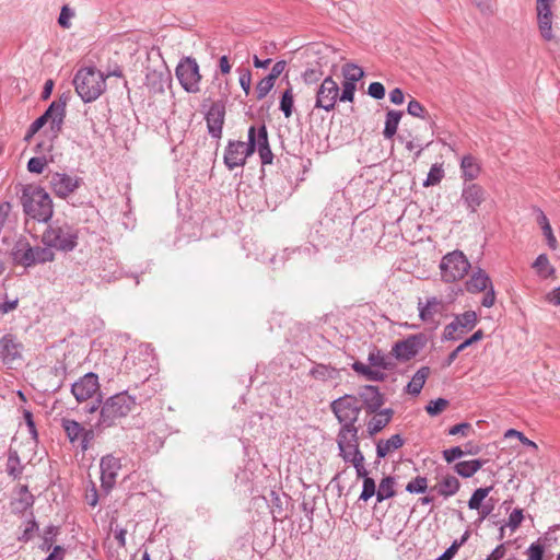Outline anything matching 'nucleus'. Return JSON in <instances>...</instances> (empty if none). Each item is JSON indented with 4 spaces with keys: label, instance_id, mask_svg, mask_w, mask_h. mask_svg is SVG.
<instances>
[{
    "label": "nucleus",
    "instance_id": "obj_1",
    "mask_svg": "<svg viewBox=\"0 0 560 560\" xmlns=\"http://www.w3.org/2000/svg\"><path fill=\"white\" fill-rule=\"evenodd\" d=\"M21 203L24 213L38 222H48L52 218V200L40 186L25 185L22 189Z\"/></svg>",
    "mask_w": 560,
    "mask_h": 560
},
{
    "label": "nucleus",
    "instance_id": "obj_2",
    "mask_svg": "<svg viewBox=\"0 0 560 560\" xmlns=\"http://www.w3.org/2000/svg\"><path fill=\"white\" fill-rule=\"evenodd\" d=\"M79 230L61 220L50 222L42 234V243L59 252L69 253L78 246Z\"/></svg>",
    "mask_w": 560,
    "mask_h": 560
},
{
    "label": "nucleus",
    "instance_id": "obj_3",
    "mask_svg": "<svg viewBox=\"0 0 560 560\" xmlns=\"http://www.w3.org/2000/svg\"><path fill=\"white\" fill-rule=\"evenodd\" d=\"M136 406L135 397L121 392L108 397L102 405L100 404V419L96 428L106 429L117 424L126 418Z\"/></svg>",
    "mask_w": 560,
    "mask_h": 560
},
{
    "label": "nucleus",
    "instance_id": "obj_4",
    "mask_svg": "<svg viewBox=\"0 0 560 560\" xmlns=\"http://www.w3.org/2000/svg\"><path fill=\"white\" fill-rule=\"evenodd\" d=\"M73 85L81 100L84 103H90L105 92V75L94 67L82 68L75 73Z\"/></svg>",
    "mask_w": 560,
    "mask_h": 560
},
{
    "label": "nucleus",
    "instance_id": "obj_5",
    "mask_svg": "<svg viewBox=\"0 0 560 560\" xmlns=\"http://www.w3.org/2000/svg\"><path fill=\"white\" fill-rule=\"evenodd\" d=\"M470 268V262L460 250L444 255L440 262L442 280L447 283L463 279Z\"/></svg>",
    "mask_w": 560,
    "mask_h": 560
},
{
    "label": "nucleus",
    "instance_id": "obj_6",
    "mask_svg": "<svg viewBox=\"0 0 560 560\" xmlns=\"http://www.w3.org/2000/svg\"><path fill=\"white\" fill-rule=\"evenodd\" d=\"M330 408L338 421L342 423L340 430H358L354 423L362 408L358 405V398L355 396L345 395L339 397L330 404Z\"/></svg>",
    "mask_w": 560,
    "mask_h": 560
},
{
    "label": "nucleus",
    "instance_id": "obj_7",
    "mask_svg": "<svg viewBox=\"0 0 560 560\" xmlns=\"http://www.w3.org/2000/svg\"><path fill=\"white\" fill-rule=\"evenodd\" d=\"M67 98L62 96L58 101H54L42 116L35 119L31 125L33 129L39 131L46 124L49 122V131L51 138H57L62 129L66 117Z\"/></svg>",
    "mask_w": 560,
    "mask_h": 560
},
{
    "label": "nucleus",
    "instance_id": "obj_8",
    "mask_svg": "<svg viewBox=\"0 0 560 560\" xmlns=\"http://www.w3.org/2000/svg\"><path fill=\"white\" fill-rule=\"evenodd\" d=\"M71 393L78 402L86 401L97 395L96 405L93 404L86 411L95 412L102 402L97 374L89 372L71 385Z\"/></svg>",
    "mask_w": 560,
    "mask_h": 560
},
{
    "label": "nucleus",
    "instance_id": "obj_9",
    "mask_svg": "<svg viewBox=\"0 0 560 560\" xmlns=\"http://www.w3.org/2000/svg\"><path fill=\"white\" fill-rule=\"evenodd\" d=\"M465 289L467 292L476 294L486 292L481 300V305L485 307H491L495 303V291L492 284V280L489 275L480 267L472 269L471 275L465 282Z\"/></svg>",
    "mask_w": 560,
    "mask_h": 560
},
{
    "label": "nucleus",
    "instance_id": "obj_10",
    "mask_svg": "<svg viewBox=\"0 0 560 560\" xmlns=\"http://www.w3.org/2000/svg\"><path fill=\"white\" fill-rule=\"evenodd\" d=\"M175 75L180 86L188 93H198L200 91L201 74L199 66L195 58L184 57L179 60Z\"/></svg>",
    "mask_w": 560,
    "mask_h": 560
},
{
    "label": "nucleus",
    "instance_id": "obj_11",
    "mask_svg": "<svg viewBox=\"0 0 560 560\" xmlns=\"http://www.w3.org/2000/svg\"><path fill=\"white\" fill-rule=\"evenodd\" d=\"M428 342V337L423 332L410 335L407 338L395 342L392 348V354L401 362L415 358Z\"/></svg>",
    "mask_w": 560,
    "mask_h": 560
},
{
    "label": "nucleus",
    "instance_id": "obj_12",
    "mask_svg": "<svg viewBox=\"0 0 560 560\" xmlns=\"http://www.w3.org/2000/svg\"><path fill=\"white\" fill-rule=\"evenodd\" d=\"M337 444L340 451V456L345 462L353 464L355 463L357 456L364 459V456L359 448L358 430H339Z\"/></svg>",
    "mask_w": 560,
    "mask_h": 560
},
{
    "label": "nucleus",
    "instance_id": "obj_13",
    "mask_svg": "<svg viewBox=\"0 0 560 560\" xmlns=\"http://www.w3.org/2000/svg\"><path fill=\"white\" fill-rule=\"evenodd\" d=\"M83 179L79 176H71L66 173L56 172L51 174L49 179L50 189L52 192L61 198L66 199L73 194L81 185Z\"/></svg>",
    "mask_w": 560,
    "mask_h": 560
},
{
    "label": "nucleus",
    "instance_id": "obj_14",
    "mask_svg": "<svg viewBox=\"0 0 560 560\" xmlns=\"http://www.w3.org/2000/svg\"><path fill=\"white\" fill-rule=\"evenodd\" d=\"M61 427L72 445L78 444L82 452L89 448L90 441L94 436L92 430H86L78 421L67 418L61 419Z\"/></svg>",
    "mask_w": 560,
    "mask_h": 560
},
{
    "label": "nucleus",
    "instance_id": "obj_15",
    "mask_svg": "<svg viewBox=\"0 0 560 560\" xmlns=\"http://www.w3.org/2000/svg\"><path fill=\"white\" fill-rule=\"evenodd\" d=\"M228 93L222 95V100L213 102L206 114L208 132L212 138L220 139L225 119V101Z\"/></svg>",
    "mask_w": 560,
    "mask_h": 560
},
{
    "label": "nucleus",
    "instance_id": "obj_16",
    "mask_svg": "<svg viewBox=\"0 0 560 560\" xmlns=\"http://www.w3.org/2000/svg\"><path fill=\"white\" fill-rule=\"evenodd\" d=\"M339 97V86L331 77H326L316 93L315 107L330 112Z\"/></svg>",
    "mask_w": 560,
    "mask_h": 560
},
{
    "label": "nucleus",
    "instance_id": "obj_17",
    "mask_svg": "<svg viewBox=\"0 0 560 560\" xmlns=\"http://www.w3.org/2000/svg\"><path fill=\"white\" fill-rule=\"evenodd\" d=\"M120 468L121 464L119 458L113 455H106L101 458V481L102 487L106 491H109L114 487Z\"/></svg>",
    "mask_w": 560,
    "mask_h": 560
},
{
    "label": "nucleus",
    "instance_id": "obj_18",
    "mask_svg": "<svg viewBox=\"0 0 560 560\" xmlns=\"http://www.w3.org/2000/svg\"><path fill=\"white\" fill-rule=\"evenodd\" d=\"M247 143L243 141H230L224 153V164L232 171L237 166H243L246 158L252 155L247 153Z\"/></svg>",
    "mask_w": 560,
    "mask_h": 560
},
{
    "label": "nucleus",
    "instance_id": "obj_19",
    "mask_svg": "<svg viewBox=\"0 0 560 560\" xmlns=\"http://www.w3.org/2000/svg\"><path fill=\"white\" fill-rule=\"evenodd\" d=\"M555 0H537L536 10H537V19H538V26L541 36L546 40H551L552 35V12H551V4Z\"/></svg>",
    "mask_w": 560,
    "mask_h": 560
},
{
    "label": "nucleus",
    "instance_id": "obj_20",
    "mask_svg": "<svg viewBox=\"0 0 560 560\" xmlns=\"http://www.w3.org/2000/svg\"><path fill=\"white\" fill-rule=\"evenodd\" d=\"M22 345L12 335H5L0 339V359L3 364L12 365L22 357Z\"/></svg>",
    "mask_w": 560,
    "mask_h": 560
},
{
    "label": "nucleus",
    "instance_id": "obj_21",
    "mask_svg": "<svg viewBox=\"0 0 560 560\" xmlns=\"http://www.w3.org/2000/svg\"><path fill=\"white\" fill-rule=\"evenodd\" d=\"M359 397L363 401L365 411L370 415L378 411L385 401L378 387L373 385L363 386L359 392Z\"/></svg>",
    "mask_w": 560,
    "mask_h": 560
},
{
    "label": "nucleus",
    "instance_id": "obj_22",
    "mask_svg": "<svg viewBox=\"0 0 560 560\" xmlns=\"http://www.w3.org/2000/svg\"><path fill=\"white\" fill-rule=\"evenodd\" d=\"M460 198L466 208L475 213L486 200V190L478 184H468L464 186Z\"/></svg>",
    "mask_w": 560,
    "mask_h": 560
},
{
    "label": "nucleus",
    "instance_id": "obj_23",
    "mask_svg": "<svg viewBox=\"0 0 560 560\" xmlns=\"http://www.w3.org/2000/svg\"><path fill=\"white\" fill-rule=\"evenodd\" d=\"M419 317L424 323H435L434 317L441 315L444 311V303L436 296L427 299L423 303L421 299L418 301Z\"/></svg>",
    "mask_w": 560,
    "mask_h": 560
},
{
    "label": "nucleus",
    "instance_id": "obj_24",
    "mask_svg": "<svg viewBox=\"0 0 560 560\" xmlns=\"http://www.w3.org/2000/svg\"><path fill=\"white\" fill-rule=\"evenodd\" d=\"M247 153H254L258 148H265L269 145L268 132L265 124H261L258 128L250 126L248 129V142Z\"/></svg>",
    "mask_w": 560,
    "mask_h": 560
},
{
    "label": "nucleus",
    "instance_id": "obj_25",
    "mask_svg": "<svg viewBox=\"0 0 560 560\" xmlns=\"http://www.w3.org/2000/svg\"><path fill=\"white\" fill-rule=\"evenodd\" d=\"M12 256L14 261L19 265L24 267L34 266L32 246L25 238H21L15 243L12 248Z\"/></svg>",
    "mask_w": 560,
    "mask_h": 560
},
{
    "label": "nucleus",
    "instance_id": "obj_26",
    "mask_svg": "<svg viewBox=\"0 0 560 560\" xmlns=\"http://www.w3.org/2000/svg\"><path fill=\"white\" fill-rule=\"evenodd\" d=\"M393 415L394 410L392 408L376 411L368 422L369 434L372 436L382 431L390 422Z\"/></svg>",
    "mask_w": 560,
    "mask_h": 560
},
{
    "label": "nucleus",
    "instance_id": "obj_27",
    "mask_svg": "<svg viewBox=\"0 0 560 560\" xmlns=\"http://www.w3.org/2000/svg\"><path fill=\"white\" fill-rule=\"evenodd\" d=\"M405 441L400 434H394L388 440H380L376 443V455L378 458L386 457L390 452L400 448Z\"/></svg>",
    "mask_w": 560,
    "mask_h": 560
},
{
    "label": "nucleus",
    "instance_id": "obj_28",
    "mask_svg": "<svg viewBox=\"0 0 560 560\" xmlns=\"http://www.w3.org/2000/svg\"><path fill=\"white\" fill-rule=\"evenodd\" d=\"M430 374V368H420L412 376L411 381L407 384L406 390L408 394L417 396L421 393L423 385Z\"/></svg>",
    "mask_w": 560,
    "mask_h": 560
},
{
    "label": "nucleus",
    "instance_id": "obj_29",
    "mask_svg": "<svg viewBox=\"0 0 560 560\" xmlns=\"http://www.w3.org/2000/svg\"><path fill=\"white\" fill-rule=\"evenodd\" d=\"M401 116L402 113L395 109H389L386 113L385 127L383 130L385 139H392L396 135Z\"/></svg>",
    "mask_w": 560,
    "mask_h": 560
},
{
    "label": "nucleus",
    "instance_id": "obj_30",
    "mask_svg": "<svg viewBox=\"0 0 560 560\" xmlns=\"http://www.w3.org/2000/svg\"><path fill=\"white\" fill-rule=\"evenodd\" d=\"M460 168L465 180H474L480 173V166L471 155H465L462 159Z\"/></svg>",
    "mask_w": 560,
    "mask_h": 560
},
{
    "label": "nucleus",
    "instance_id": "obj_31",
    "mask_svg": "<svg viewBox=\"0 0 560 560\" xmlns=\"http://www.w3.org/2000/svg\"><path fill=\"white\" fill-rule=\"evenodd\" d=\"M483 465V462L480 459H471L458 462L454 466L455 472H457L463 478H469L474 476Z\"/></svg>",
    "mask_w": 560,
    "mask_h": 560
},
{
    "label": "nucleus",
    "instance_id": "obj_32",
    "mask_svg": "<svg viewBox=\"0 0 560 560\" xmlns=\"http://www.w3.org/2000/svg\"><path fill=\"white\" fill-rule=\"evenodd\" d=\"M24 466L21 464L20 456L16 450L10 448L7 460V472L13 479H19L23 474Z\"/></svg>",
    "mask_w": 560,
    "mask_h": 560
},
{
    "label": "nucleus",
    "instance_id": "obj_33",
    "mask_svg": "<svg viewBox=\"0 0 560 560\" xmlns=\"http://www.w3.org/2000/svg\"><path fill=\"white\" fill-rule=\"evenodd\" d=\"M483 338V331L481 329L475 331L469 338L457 346L446 358L444 365L450 366L457 358V355L464 351L467 347L481 340Z\"/></svg>",
    "mask_w": 560,
    "mask_h": 560
},
{
    "label": "nucleus",
    "instance_id": "obj_34",
    "mask_svg": "<svg viewBox=\"0 0 560 560\" xmlns=\"http://www.w3.org/2000/svg\"><path fill=\"white\" fill-rule=\"evenodd\" d=\"M352 369L358 374L363 375L368 381L372 382H383L385 380V374L378 370H373L372 368L365 365L361 361H355L352 363Z\"/></svg>",
    "mask_w": 560,
    "mask_h": 560
},
{
    "label": "nucleus",
    "instance_id": "obj_35",
    "mask_svg": "<svg viewBox=\"0 0 560 560\" xmlns=\"http://www.w3.org/2000/svg\"><path fill=\"white\" fill-rule=\"evenodd\" d=\"M395 483V478L392 476H387L381 480L376 492L377 502H383L384 500L396 495V491L394 489Z\"/></svg>",
    "mask_w": 560,
    "mask_h": 560
},
{
    "label": "nucleus",
    "instance_id": "obj_36",
    "mask_svg": "<svg viewBox=\"0 0 560 560\" xmlns=\"http://www.w3.org/2000/svg\"><path fill=\"white\" fill-rule=\"evenodd\" d=\"M460 483L454 476H446L438 486V492L444 498L454 495L459 490Z\"/></svg>",
    "mask_w": 560,
    "mask_h": 560
},
{
    "label": "nucleus",
    "instance_id": "obj_37",
    "mask_svg": "<svg viewBox=\"0 0 560 560\" xmlns=\"http://www.w3.org/2000/svg\"><path fill=\"white\" fill-rule=\"evenodd\" d=\"M54 248H50L48 246H32V254L34 259V265L37 264H46L51 262L55 260L56 255L52 250Z\"/></svg>",
    "mask_w": 560,
    "mask_h": 560
},
{
    "label": "nucleus",
    "instance_id": "obj_38",
    "mask_svg": "<svg viewBox=\"0 0 560 560\" xmlns=\"http://www.w3.org/2000/svg\"><path fill=\"white\" fill-rule=\"evenodd\" d=\"M145 85L150 92L163 93L164 92L163 73L155 71V70L149 71L145 75Z\"/></svg>",
    "mask_w": 560,
    "mask_h": 560
},
{
    "label": "nucleus",
    "instance_id": "obj_39",
    "mask_svg": "<svg viewBox=\"0 0 560 560\" xmlns=\"http://www.w3.org/2000/svg\"><path fill=\"white\" fill-rule=\"evenodd\" d=\"M533 268L536 269L537 273L547 279L555 273V268L550 265L546 254H540L533 264Z\"/></svg>",
    "mask_w": 560,
    "mask_h": 560
},
{
    "label": "nucleus",
    "instance_id": "obj_40",
    "mask_svg": "<svg viewBox=\"0 0 560 560\" xmlns=\"http://www.w3.org/2000/svg\"><path fill=\"white\" fill-rule=\"evenodd\" d=\"M538 223L542 230V234L547 240V244L551 249H556L558 246L557 238L553 235L551 225L549 223L548 218L545 215L542 211L539 212Z\"/></svg>",
    "mask_w": 560,
    "mask_h": 560
},
{
    "label": "nucleus",
    "instance_id": "obj_41",
    "mask_svg": "<svg viewBox=\"0 0 560 560\" xmlns=\"http://www.w3.org/2000/svg\"><path fill=\"white\" fill-rule=\"evenodd\" d=\"M458 323V327L460 329V334H465L468 330H471L477 324V314L474 311H467L460 315H457L454 319Z\"/></svg>",
    "mask_w": 560,
    "mask_h": 560
},
{
    "label": "nucleus",
    "instance_id": "obj_42",
    "mask_svg": "<svg viewBox=\"0 0 560 560\" xmlns=\"http://www.w3.org/2000/svg\"><path fill=\"white\" fill-rule=\"evenodd\" d=\"M492 489V486L476 489L468 501V508L470 510H479L482 501L489 495Z\"/></svg>",
    "mask_w": 560,
    "mask_h": 560
},
{
    "label": "nucleus",
    "instance_id": "obj_43",
    "mask_svg": "<svg viewBox=\"0 0 560 560\" xmlns=\"http://www.w3.org/2000/svg\"><path fill=\"white\" fill-rule=\"evenodd\" d=\"M336 369L329 365L325 364H316L311 370L310 374L315 378L319 381H326L329 378H334L336 375Z\"/></svg>",
    "mask_w": 560,
    "mask_h": 560
},
{
    "label": "nucleus",
    "instance_id": "obj_44",
    "mask_svg": "<svg viewBox=\"0 0 560 560\" xmlns=\"http://www.w3.org/2000/svg\"><path fill=\"white\" fill-rule=\"evenodd\" d=\"M407 112L413 117L427 119L431 126L435 125L434 120L429 115H427L428 113L422 104L415 98L408 103Z\"/></svg>",
    "mask_w": 560,
    "mask_h": 560
},
{
    "label": "nucleus",
    "instance_id": "obj_45",
    "mask_svg": "<svg viewBox=\"0 0 560 560\" xmlns=\"http://www.w3.org/2000/svg\"><path fill=\"white\" fill-rule=\"evenodd\" d=\"M369 363L371 366L381 368L383 370H390L394 364L388 357H385L380 351L371 352L369 354Z\"/></svg>",
    "mask_w": 560,
    "mask_h": 560
},
{
    "label": "nucleus",
    "instance_id": "obj_46",
    "mask_svg": "<svg viewBox=\"0 0 560 560\" xmlns=\"http://www.w3.org/2000/svg\"><path fill=\"white\" fill-rule=\"evenodd\" d=\"M444 177V170L442 164H433L428 173L427 179L423 183V186H434L441 183Z\"/></svg>",
    "mask_w": 560,
    "mask_h": 560
},
{
    "label": "nucleus",
    "instance_id": "obj_47",
    "mask_svg": "<svg viewBox=\"0 0 560 560\" xmlns=\"http://www.w3.org/2000/svg\"><path fill=\"white\" fill-rule=\"evenodd\" d=\"M293 104H294V98H293L292 89L290 88V89H287L282 93V96L280 100V110L283 113L285 118L291 117V115L293 113Z\"/></svg>",
    "mask_w": 560,
    "mask_h": 560
},
{
    "label": "nucleus",
    "instance_id": "obj_48",
    "mask_svg": "<svg viewBox=\"0 0 560 560\" xmlns=\"http://www.w3.org/2000/svg\"><path fill=\"white\" fill-rule=\"evenodd\" d=\"M343 75L345 81L357 83L363 78L364 72L362 68L358 67L357 65L346 63L343 67Z\"/></svg>",
    "mask_w": 560,
    "mask_h": 560
},
{
    "label": "nucleus",
    "instance_id": "obj_49",
    "mask_svg": "<svg viewBox=\"0 0 560 560\" xmlns=\"http://www.w3.org/2000/svg\"><path fill=\"white\" fill-rule=\"evenodd\" d=\"M428 488V479L423 476H417L406 486L409 493H424Z\"/></svg>",
    "mask_w": 560,
    "mask_h": 560
},
{
    "label": "nucleus",
    "instance_id": "obj_50",
    "mask_svg": "<svg viewBox=\"0 0 560 560\" xmlns=\"http://www.w3.org/2000/svg\"><path fill=\"white\" fill-rule=\"evenodd\" d=\"M322 67H323V63L317 62L316 67L307 68L303 73V79H304L305 83L312 84V83L317 82L324 75Z\"/></svg>",
    "mask_w": 560,
    "mask_h": 560
},
{
    "label": "nucleus",
    "instance_id": "obj_51",
    "mask_svg": "<svg viewBox=\"0 0 560 560\" xmlns=\"http://www.w3.org/2000/svg\"><path fill=\"white\" fill-rule=\"evenodd\" d=\"M273 85H275V81H272L270 78H268V77L262 78L257 83V86H256L257 100L260 101V100L265 98L268 95V93L271 91Z\"/></svg>",
    "mask_w": 560,
    "mask_h": 560
},
{
    "label": "nucleus",
    "instance_id": "obj_52",
    "mask_svg": "<svg viewBox=\"0 0 560 560\" xmlns=\"http://www.w3.org/2000/svg\"><path fill=\"white\" fill-rule=\"evenodd\" d=\"M376 492L377 490L374 479L371 477H365V479L363 480V489L359 499L368 501L373 495H376Z\"/></svg>",
    "mask_w": 560,
    "mask_h": 560
},
{
    "label": "nucleus",
    "instance_id": "obj_53",
    "mask_svg": "<svg viewBox=\"0 0 560 560\" xmlns=\"http://www.w3.org/2000/svg\"><path fill=\"white\" fill-rule=\"evenodd\" d=\"M448 400L445 399V398H438L435 400H431L427 407H425V411L430 415V416H438L439 413H441L444 409H446V407L448 406Z\"/></svg>",
    "mask_w": 560,
    "mask_h": 560
},
{
    "label": "nucleus",
    "instance_id": "obj_54",
    "mask_svg": "<svg viewBox=\"0 0 560 560\" xmlns=\"http://www.w3.org/2000/svg\"><path fill=\"white\" fill-rule=\"evenodd\" d=\"M527 560H544L545 547L539 541L533 542L526 551Z\"/></svg>",
    "mask_w": 560,
    "mask_h": 560
},
{
    "label": "nucleus",
    "instance_id": "obj_55",
    "mask_svg": "<svg viewBox=\"0 0 560 560\" xmlns=\"http://www.w3.org/2000/svg\"><path fill=\"white\" fill-rule=\"evenodd\" d=\"M459 322L453 320L444 328L443 337L445 340H458L463 334H460V329L458 327Z\"/></svg>",
    "mask_w": 560,
    "mask_h": 560
},
{
    "label": "nucleus",
    "instance_id": "obj_56",
    "mask_svg": "<svg viewBox=\"0 0 560 560\" xmlns=\"http://www.w3.org/2000/svg\"><path fill=\"white\" fill-rule=\"evenodd\" d=\"M357 85L353 82L343 81L342 92L339 95L341 102H353Z\"/></svg>",
    "mask_w": 560,
    "mask_h": 560
},
{
    "label": "nucleus",
    "instance_id": "obj_57",
    "mask_svg": "<svg viewBox=\"0 0 560 560\" xmlns=\"http://www.w3.org/2000/svg\"><path fill=\"white\" fill-rule=\"evenodd\" d=\"M47 164V161L45 158H32L27 162V170L31 173L40 174L43 173L45 166Z\"/></svg>",
    "mask_w": 560,
    "mask_h": 560
},
{
    "label": "nucleus",
    "instance_id": "obj_58",
    "mask_svg": "<svg viewBox=\"0 0 560 560\" xmlns=\"http://www.w3.org/2000/svg\"><path fill=\"white\" fill-rule=\"evenodd\" d=\"M464 455L465 452L460 446H454L443 451V458L447 463H453L455 459L460 458Z\"/></svg>",
    "mask_w": 560,
    "mask_h": 560
},
{
    "label": "nucleus",
    "instance_id": "obj_59",
    "mask_svg": "<svg viewBox=\"0 0 560 560\" xmlns=\"http://www.w3.org/2000/svg\"><path fill=\"white\" fill-rule=\"evenodd\" d=\"M505 436L506 438L516 436L520 440V442H522L524 445L532 447L534 450L538 448L537 444L534 441L527 439L522 432H520L515 429H509L505 433Z\"/></svg>",
    "mask_w": 560,
    "mask_h": 560
},
{
    "label": "nucleus",
    "instance_id": "obj_60",
    "mask_svg": "<svg viewBox=\"0 0 560 560\" xmlns=\"http://www.w3.org/2000/svg\"><path fill=\"white\" fill-rule=\"evenodd\" d=\"M368 94L375 100H382L385 96V88L381 82H372L369 85Z\"/></svg>",
    "mask_w": 560,
    "mask_h": 560
},
{
    "label": "nucleus",
    "instance_id": "obj_61",
    "mask_svg": "<svg viewBox=\"0 0 560 560\" xmlns=\"http://www.w3.org/2000/svg\"><path fill=\"white\" fill-rule=\"evenodd\" d=\"M57 527L48 526L44 532V542L42 545V549L48 551L51 548L54 537L57 534Z\"/></svg>",
    "mask_w": 560,
    "mask_h": 560
},
{
    "label": "nucleus",
    "instance_id": "obj_62",
    "mask_svg": "<svg viewBox=\"0 0 560 560\" xmlns=\"http://www.w3.org/2000/svg\"><path fill=\"white\" fill-rule=\"evenodd\" d=\"M524 518L523 510L522 509H515L509 516L508 526L515 530L521 525L522 521Z\"/></svg>",
    "mask_w": 560,
    "mask_h": 560
},
{
    "label": "nucleus",
    "instance_id": "obj_63",
    "mask_svg": "<svg viewBox=\"0 0 560 560\" xmlns=\"http://www.w3.org/2000/svg\"><path fill=\"white\" fill-rule=\"evenodd\" d=\"M250 84H252V73L248 69H242L240 71V85L246 93V95L249 94L250 91Z\"/></svg>",
    "mask_w": 560,
    "mask_h": 560
},
{
    "label": "nucleus",
    "instance_id": "obj_64",
    "mask_svg": "<svg viewBox=\"0 0 560 560\" xmlns=\"http://www.w3.org/2000/svg\"><path fill=\"white\" fill-rule=\"evenodd\" d=\"M470 430H471L470 423L462 422V423L451 427L448 430V434L450 435L462 434L463 436H467Z\"/></svg>",
    "mask_w": 560,
    "mask_h": 560
}]
</instances>
